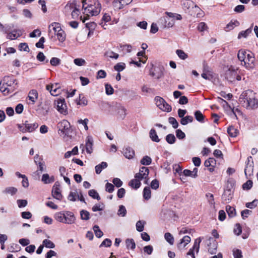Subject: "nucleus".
Segmentation results:
<instances>
[{"mask_svg":"<svg viewBox=\"0 0 258 258\" xmlns=\"http://www.w3.org/2000/svg\"><path fill=\"white\" fill-rule=\"evenodd\" d=\"M164 237L166 240L171 245H173L174 243V237L169 232H167L164 235Z\"/></svg>","mask_w":258,"mask_h":258,"instance_id":"603ef678","label":"nucleus"},{"mask_svg":"<svg viewBox=\"0 0 258 258\" xmlns=\"http://www.w3.org/2000/svg\"><path fill=\"white\" fill-rule=\"evenodd\" d=\"M93 140L92 138L88 136L86 140L85 147L86 152L89 154H91L93 152Z\"/></svg>","mask_w":258,"mask_h":258,"instance_id":"4be33fe9","label":"nucleus"},{"mask_svg":"<svg viewBox=\"0 0 258 258\" xmlns=\"http://www.w3.org/2000/svg\"><path fill=\"white\" fill-rule=\"evenodd\" d=\"M37 123H30L26 125V127L28 132H32L38 127Z\"/></svg>","mask_w":258,"mask_h":258,"instance_id":"052dcab7","label":"nucleus"},{"mask_svg":"<svg viewBox=\"0 0 258 258\" xmlns=\"http://www.w3.org/2000/svg\"><path fill=\"white\" fill-rule=\"evenodd\" d=\"M194 115L195 116V118L197 121L200 122H204V119L205 116L202 114L201 111L200 110H197L195 112Z\"/></svg>","mask_w":258,"mask_h":258,"instance_id":"f704fd0d","label":"nucleus"},{"mask_svg":"<svg viewBox=\"0 0 258 258\" xmlns=\"http://www.w3.org/2000/svg\"><path fill=\"white\" fill-rule=\"evenodd\" d=\"M64 223L72 224L75 223L76 218L73 213L70 211H66Z\"/></svg>","mask_w":258,"mask_h":258,"instance_id":"aec40b11","label":"nucleus"},{"mask_svg":"<svg viewBox=\"0 0 258 258\" xmlns=\"http://www.w3.org/2000/svg\"><path fill=\"white\" fill-rule=\"evenodd\" d=\"M93 230L94 231L95 234L96 236L98 238H100L103 235V232L100 229L98 225H95L93 228Z\"/></svg>","mask_w":258,"mask_h":258,"instance_id":"864d4df0","label":"nucleus"},{"mask_svg":"<svg viewBox=\"0 0 258 258\" xmlns=\"http://www.w3.org/2000/svg\"><path fill=\"white\" fill-rule=\"evenodd\" d=\"M65 214L66 211L57 212L55 214V219L57 221L64 223Z\"/></svg>","mask_w":258,"mask_h":258,"instance_id":"72a5a7b5","label":"nucleus"},{"mask_svg":"<svg viewBox=\"0 0 258 258\" xmlns=\"http://www.w3.org/2000/svg\"><path fill=\"white\" fill-rule=\"evenodd\" d=\"M166 141L170 144H174L176 141L175 137L173 134H168L165 138Z\"/></svg>","mask_w":258,"mask_h":258,"instance_id":"a18cd8bd","label":"nucleus"},{"mask_svg":"<svg viewBox=\"0 0 258 258\" xmlns=\"http://www.w3.org/2000/svg\"><path fill=\"white\" fill-rule=\"evenodd\" d=\"M70 126V123L66 120H63L59 122L57 125L58 133L67 135L68 134V130Z\"/></svg>","mask_w":258,"mask_h":258,"instance_id":"9d476101","label":"nucleus"},{"mask_svg":"<svg viewBox=\"0 0 258 258\" xmlns=\"http://www.w3.org/2000/svg\"><path fill=\"white\" fill-rule=\"evenodd\" d=\"M9 30L7 28H5L3 30V32L7 34V38L10 40H15L18 37H20L22 35L20 30L15 29L12 30L11 32H9Z\"/></svg>","mask_w":258,"mask_h":258,"instance_id":"6e6552de","label":"nucleus"},{"mask_svg":"<svg viewBox=\"0 0 258 258\" xmlns=\"http://www.w3.org/2000/svg\"><path fill=\"white\" fill-rule=\"evenodd\" d=\"M83 13L87 16H97L101 11V6L98 0H82Z\"/></svg>","mask_w":258,"mask_h":258,"instance_id":"f03ea898","label":"nucleus"},{"mask_svg":"<svg viewBox=\"0 0 258 258\" xmlns=\"http://www.w3.org/2000/svg\"><path fill=\"white\" fill-rule=\"evenodd\" d=\"M151 158L148 156H145L143 157V158L141 159L140 161L141 164L143 165H149L151 163Z\"/></svg>","mask_w":258,"mask_h":258,"instance_id":"3c124183","label":"nucleus"},{"mask_svg":"<svg viewBox=\"0 0 258 258\" xmlns=\"http://www.w3.org/2000/svg\"><path fill=\"white\" fill-rule=\"evenodd\" d=\"M2 81L8 87H13L14 88V90H15L16 86L17 85V82L16 79L11 77L6 76L4 77Z\"/></svg>","mask_w":258,"mask_h":258,"instance_id":"2eb2a0df","label":"nucleus"},{"mask_svg":"<svg viewBox=\"0 0 258 258\" xmlns=\"http://www.w3.org/2000/svg\"><path fill=\"white\" fill-rule=\"evenodd\" d=\"M206 197L207 198V199L209 204L211 206L214 207V205H215V201H214L213 195L211 193H207L206 195Z\"/></svg>","mask_w":258,"mask_h":258,"instance_id":"13d9d810","label":"nucleus"},{"mask_svg":"<svg viewBox=\"0 0 258 258\" xmlns=\"http://www.w3.org/2000/svg\"><path fill=\"white\" fill-rule=\"evenodd\" d=\"M19 49L21 51L23 50L26 52H29L30 50L28 45L26 43H21L19 44Z\"/></svg>","mask_w":258,"mask_h":258,"instance_id":"774afa93","label":"nucleus"},{"mask_svg":"<svg viewBox=\"0 0 258 258\" xmlns=\"http://www.w3.org/2000/svg\"><path fill=\"white\" fill-rule=\"evenodd\" d=\"M194 118L192 116L187 115L181 119L180 123L183 125H185L189 122H192Z\"/></svg>","mask_w":258,"mask_h":258,"instance_id":"e433bc0d","label":"nucleus"},{"mask_svg":"<svg viewBox=\"0 0 258 258\" xmlns=\"http://www.w3.org/2000/svg\"><path fill=\"white\" fill-rule=\"evenodd\" d=\"M149 136L152 141L158 143L160 142V139L158 138L156 130L154 128H152L149 133Z\"/></svg>","mask_w":258,"mask_h":258,"instance_id":"c85d7f7f","label":"nucleus"},{"mask_svg":"<svg viewBox=\"0 0 258 258\" xmlns=\"http://www.w3.org/2000/svg\"><path fill=\"white\" fill-rule=\"evenodd\" d=\"M226 211L229 217L231 218L234 217L236 215V210L234 207L228 205L226 207Z\"/></svg>","mask_w":258,"mask_h":258,"instance_id":"c9c22d12","label":"nucleus"},{"mask_svg":"<svg viewBox=\"0 0 258 258\" xmlns=\"http://www.w3.org/2000/svg\"><path fill=\"white\" fill-rule=\"evenodd\" d=\"M235 182L233 180H228L222 196V199L226 203H229L233 198Z\"/></svg>","mask_w":258,"mask_h":258,"instance_id":"20e7f679","label":"nucleus"},{"mask_svg":"<svg viewBox=\"0 0 258 258\" xmlns=\"http://www.w3.org/2000/svg\"><path fill=\"white\" fill-rule=\"evenodd\" d=\"M146 224L145 221L139 220L136 224V229L139 232H142L144 229V226Z\"/></svg>","mask_w":258,"mask_h":258,"instance_id":"4c0bfd02","label":"nucleus"},{"mask_svg":"<svg viewBox=\"0 0 258 258\" xmlns=\"http://www.w3.org/2000/svg\"><path fill=\"white\" fill-rule=\"evenodd\" d=\"M252 26L253 25L246 30L242 31L239 32L238 35V38L240 39L242 37L246 38L250 33H251L252 31Z\"/></svg>","mask_w":258,"mask_h":258,"instance_id":"bb28decb","label":"nucleus"},{"mask_svg":"<svg viewBox=\"0 0 258 258\" xmlns=\"http://www.w3.org/2000/svg\"><path fill=\"white\" fill-rule=\"evenodd\" d=\"M250 159H251V156L248 157L247 163L244 169V173L246 178L248 177V175L249 176L252 173L253 170V162H250Z\"/></svg>","mask_w":258,"mask_h":258,"instance_id":"412c9836","label":"nucleus"},{"mask_svg":"<svg viewBox=\"0 0 258 258\" xmlns=\"http://www.w3.org/2000/svg\"><path fill=\"white\" fill-rule=\"evenodd\" d=\"M43 246L49 248H53L55 247V244L51 241L48 239H44L42 242Z\"/></svg>","mask_w":258,"mask_h":258,"instance_id":"c03bdc74","label":"nucleus"},{"mask_svg":"<svg viewBox=\"0 0 258 258\" xmlns=\"http://www.w3.org/2000/svg\"><path fill=\"white\" fill-rule=\"evenodd\" d=\"M125 244L127 249H134L135 248L136 244L133 239H127Z\"/></svg>","mask_w":258,"mask_h":258,"instance_id":"58836bf2","label":"nucleus"},{"mask_svg":"<svg viewBox=\"0 0 258 258\" xmlns=\"http://www.w3.org/2000/svg\"><path fill=\"white\" fill-rule=\"evenodd\" d=\"M233 255L234 258H242V251L238 249H234L233 250Z\"/></svg>","mask_w":258,"mask_h":258,"instance_id":"338daca9","label":"nucleus"},{"mask_svg":"<svg viewBox=\"0 0 258 258\" xmlns=\"http://www.w3.org/2000/svg\"><path fill=\"white\" fill-rule=\"evenodd\" d=\"M61 27L60 24L58 23L54 22L49 26V35L53 37V34L56 35L59 32Z\"/></svg>","mask_w":258,"mask_h":258,"instance_id":"dca6fc26","label":"nucleus"},{"mask_svg":"<svg viewBox=\"0 0 258 258\" xmlns=\"http://www.w3.org/2000/svg\"><path fill=\"white\" fill-rule=\"evenodd\" d=\"M155 101L157 106L161 110L168 112L171 111V106L163 98L160 96H156L155 97Z\"/></svg>","mask_w":258,"mask_h":258,"instance_id":"39448f33","label":"nucleus"},{"mask_svg":"<svg viewBox=\"0 0 258 258\" xmlns=\"http://www.w3.org/2000/svg\"><path fill=\"white\" fill-rule=\"evenodd\" d=\"M59 186L60 184L59 182L56 181L53 186L51 191L53 197L58 200H61L62 198Z\"/></svg>","mask_w":258,"mask_h":258,"instance_id":"9b49d317","label":"nucleus"},{"mask_svg":"<svg viewBox=\"0 0 258 258\" xmlns=\"http://www.w3.org/2000/svg\"><path fill=\"white\" fill-rule=\"evenodd\" d=\"M105 92L107 95H112L114 92V89L112 87L108 84L105 85Z\"/></svg>","mask_w":258,"mask_h":258,"instance_id":"e2e57ef3","label":"nucleus"},{"mask_svg":"<svg viewBox=\"0 0 258 258\" xmlns=\"http://www.w3.org/2000/svg\"><path fill=\"white\" fill-rule=\"evenodd\" d=\"M141 180L138 178L132 179L128 183L129 186L135 189L139 188L141 186Z\"/></svg>","mask_w":258,"mask_h":258,"instance_id":"393cba45","label":"nucleus"},{"mask_svg":"<svg viewBox=\"0 0 258 258\" xmlns=\"http://www.w3.org/2000/svg\"><path fill=\"white\" fill-rule=\"evenodd\" d=\"M126 214V210L125 207L123 205L119 206V209L117 212V215L119 216L124 217Z\"/></svg>","mask_w":258,"mask_h":258,"instance_id":"4d7b16f0","label":"nucleus"},{"mask_svg":"<svg viewBox=\"0 0 258 258\" xmlns=\"http://www.w3.org/2000/svg\"><path fill=\"white\" fill-rule=\"evenodd\" d=\"M50 109V106L48 104L43 105L38 109L39 113L43 116H46Z\"/></svg>","mask_w":258,"mask_h":258,"instance_id":"c756f323","label":"nucleus"},{"mask_svg":"<svg viewBox=\"0 0 258 258\" xmlns=\"http://www.w3.org/2000/svg\"><path fill=\"white\" fill-rule=\"evenodd\" d=\"M168 121L171 124H172V127L174 128H177L178 127V125H179L177 121L176 120V119L174 117H170L168 118Z\"/></svg>","mask_w":258,"mask_h":258,"instance_id":"680f3d73","label":"nucleus"},{"mask_svg":"<svg viewBox=\"0 0 258 258\" xmlns=\"http://www.w3.org/2000/svg\"><path fill=\"white\" fill-rule=\"evenodd\" d=\"M65 9L67 11L73 10L71 15L73 19H76L79 16L80 12L77 7V1H74L72 3H68L65 6Z\"/></svg>","mask_w":258,"mask_h":258,"instance_id":"0eeeda50","label":"nucleus"},{"mask_svg":"<svg viewBox=\"0 0 258 258\" xmlns=\"http://www.w3.org/2000/svg\"><path fill=\"white\" fill-rule=\"evenodd\" d=\"M238 70V69L237 68L235 69L234 67L231 66L226 74V78L227 79L231 82H233L235 80Z\"/></svg>","mask_w":258,"mask_h":258,"instance_id":"ddd939ff","label":"nucleus"},{"mask_svg":"<svg viewBox=\"0 0 258 258\" xmlns=\"http://www.w3.org/2000/svg\"><path fill=\"white\" fill-rule=\"evenodd\" d=\"M237 57L241 64L247 69H252L254 67L255 58L253 53L243 49L238 51Z\"/></svg>","mask_w":258,"mask_h":258,"instance_id":"7ed1b4c3","label":"nucleus"},{"mask_svg":"<svg viewBox=\"0 0 258 258\" xmlns=\"http://www.w3.org/2000/svg\"><path fill=\"white\" fill-rule=\"evenodd\" d=\"M88 195L94 199L100 200L101 199L98 193L95 189H90L88 191Z\"/></svg>","mask_w":258,"mask_h":258,"instance_id":"79ce46f5","label":"nucleus"},{"mask_svg":"<svg viewBox=\"0 0 258 258\" xmlns=\"http://www.w3.org/2000/svg\"><path fill=\"white\" fill-rule=\"evenodd\" d=\"M46 90L49 91L52 96H57L60 93V86L58 83L47 85Z\"/></svg>","mask_w":258,"mask_h":258,"instance_id":"4468645a","label":"nucleus"},{"mask_svg":"<svg viewBox=\"0 0 258 258\" xmlns=\"http://www.w3.org/2000/svg\"><path fill=\"white\" fill-rule=\"evenodd\" d=\"M56 109L61 114L64 115L67 114V107L64 99H60L57 100Z\"/></svg>","mask_w":258,"mask_h":258,"instance_id":"f8f14e48","label":"nucleus"},{"mask_svg":"<svg viewBox=\"0 0 258 258\" xmlns=\"http://www.w3.org/2000/svg\"><path fill=\"white\" fill-rule=\"evenodd\" d=\"M216 164V160L214 158H209L205 161L204 165L206 167H214Z\"/></svg>","mask_w":258,"mask_h":258,"instance_id":"49530a36","label":"nucleus"},{"mask_svg":"<svg viewBox=\"0 0 258 258\" xmlns=\"http://www.w3.org/2000/svg\"><path fill=\"white\" fill-rule=\"evenodd\" d=\"M0 91L3 93H9L13 92L14 91V88L13 87H8L3 81H2L0 82Z\"/></svg>","mask_w":258,"mask_h":258,"instance_id":"a878e982","label":"nucleus"},{"mask_svg":"<svg viewBox=\"0 0 258 258\" xmlns=\"http://www.w3.org/2000/svg\"><path fill=\"white\" fill-rule=\"evenodd\" d=\"M239 22L237 20H234V21H231L226 25L225 30L226 31H229L232 30L235 27L239 26Z\"/></svg>","mask_w":258,"mask_h":258,"instance_id":"473e14b6","label":"nucleus"},{"mask_svg":"<svg viewBox=\"0 0 258 258\" xmlns=\"http://www.w3.org/2000/svg\"><path fill=\"white\" fill-rule=\"evenodd\" d=\"M30 100L32 102V104H34L38 98V93L36 90H32L30 91L28 95Z\"/></svg>","mask_w":258,"mask_h":258,"instance_id":"cd10ccee","label":"nucleus"},{"mask_svg":"<svg viewBox=\"0 0 258 258\" xmlns=\"http://www.w3.org/2000/svg\"><path fill=\"white\" fill-rule=\"evenodd\" d=\"M108 166V164L105 162H102L100 164L96 165L95 167V172L96 174H100L102 170L105 168H106Z\"/></svg>","mask_w":258,"mask_h":258,"instance_id":"2f4dec72","label":"nucleus"},{"mask_svg":"<svg viewBox=\"0 0 258 258\" xmlns=\"http://www.w3.org/2000/svg\"><path fill=\"white\" fill-rule=\"evenodd\" d=\"M201 241L202 239L201 237L197 238L195 241L192 247L189 249V251L187 253V255H190L192 258H195L194 251L195 250L197 253L199 252Z\"/></svg>","mask_w":258,"mask_h":258,"instance_id":"1a4fd4ad","label":"nucleus"},{"mask_svg":"<svg viewBox=\"0 0 258 258\" xmlns=\"http://www.w3.org/2000/svg\"><path fill=\"white\" fill-rule=\"evenodd\" d=\"M202 77L208 80H211L213 78L212 73L208 71H206V68H204V72L201 75Z\"/></svg>","mask_w":258,"mask_h":258,"instance_id":"ea45409f","label":"nucleus"},{"mask_svg":"<svg viewBox=\"0 0 258 258\" xmlns=\"http://www.w3.org/2000/svg\"><path fill=\"white\" fill-rule=\"evenodd\" d=\"M165 20V27L167 28H171L174 25L175 22L173 19H169V18H164Z\"/></svg>","mask_w":258,"mask_h":258,"instance_id":"5fc2aeb1","label":"nucleus"},{"mask_svg":"<svg viewBox=\"0 0 258 258\" xmlns=\"http://www.w3.org/2000/svg\"><path fill=\"white\" fill-rule=\"evenodd\" d=\"M149 174V170L148 168L143 166L140 169L139 173L135 174V178H138L140 180L145 179L144 183L148 184Z\"/></svg>","mask_w":258,"mask_h":258,"instance_id":"423d86ee","label":"nucleus"},{"mask_svg":"<svg viewBox=\"0 0 258 258\" xmlns=\"http://www.w3.org/2000/svg\"><path fill=\"white\" fill-rule=\"evenodd\" d=\"M239 101L246 108L255 109L258 107V100L256 99L254 92L250 90L242 92L239 97Z\"/></svg>","mask_w":258,"mask_h":258,"instance_id":"f257e3e1","label":"nucleus"},{"mask_svg":"<svg viewBox=\"0 0 258 258\" xmlns=\"http://www.w3.org/2000/svg\"><path fill=\"white\" fill-rule=\"evenodd\" d=\"M56 35L57 36L58 40L60 42H63L66 39L64 32L61 29L56 33Z\"/></svg>","mask_w":258,"mask_h":258,"instance_id":"6e6d98bb","label":"nucleus"},{"mask_svg":"<svg viewBox=\"0 0 258 258\" xmlns=\"http://www.w3.org/2000/svg\"><path fill=\"white\" fill-rule=\"evenodd\" d=\"M207 245L209 246L208 250L211 254L215 253L217 246V242L213 238L210 237L208 240Z\"/></svg>","mask_w":258,"mask_h":258,"instance_id":"6ab92c4d","label":"nucleus"},{"mask_svg":"<svg viewBox=\"0 0 258 258\" xmlns=\"http://www.w3.org/2000/svg\"><path fill=\"white\" fill-rule=\"evenodd\" d=\"M182 6L184 11L189 10L190 8L200 10L199 7L195 5L194 3L191 0H183L182 2Z\"/></svg>","mask_w":258,"mask_h":258,"instance_id":"f3484780","label":"nucleus"},{"mask_svg":"<svg viewBox=\"0 0 258 258\" xmlns=\"http://www.w3.org/2000/svg\"><path fill=\"white\" fill-rule=\"evenodd\" d=\"M176 53L178 56L181 59L184 60L187 58L188 55L185 53L182 50L177 49L176 50Z\"/></svg>","mask_w":258,"mask_h":258,"instance_id":"8fccbe9b","label":"nucleus"},{"mask_svg":"<svg viewBox=\"0 0 258 258\" xmlns=\"http://www.w3.org/2000/svg\"><path fill=\"white\" fill-rule=\"evenodd\" d=\"M143 197L146 200H148L151 198V190L149 187L146 186L144 188Z\"/></svg>","mask_w":258,"mask_h":258,"instance_id":"a19ab883","label":"nucleus"},{"mask_svg":"<svg viewBox=\"0 0 258 258\" xmlns=\"http://www.w3.org/2000/svg\"><path fill=\"white\" fill-rule=\"evenodd\" d=\"M190 241V237L188 236H184L178 244V248L181 249L185 247V246Z\"/></svg>","mask_w":258,"mask_h":258,"instance_id":"b1692460","label":"nucleus"},{"mask_svg":"<svg viewBox=\"0 0 258 258\" xmlns=\"http://www.w3.org/2000/svg\"><path fill=\"white\" fill-rule=\"evenodd\" d=\"M36 58L39 61H40L41 62L44 61L45 60V63H47L48 62V59L45 60L46 57L44 55V53L42 52H39L38 53V54L37 55Z\"/></svg>","mask_w":258,"mask_h":258,"instance_id":"0e129e2a","label":"nucleus"},{"mask_svg":"<svg viewBox=\"0 0 258 258\" xmlns=\"http://www.w3.org/2000/svg\"><path fill=\"white\" fill-rule=\"evenodd\" d=\"M258 200L256 199L254 200L251 202L247 203L245 206L249 209H253L257 206Z\"/></svg>","mask_w":258,"mask_h":258,"instance_id":"69168bd1","label":"nucleus"},{"mask_svg":"<svg viewBox=\"0 0 258 258\" xmlns=\"http://www.w3.org/2000/svg\"><path fill=\"white\" fill-rule=\"evenodd\" d=\"M125 64L124 62L117 63L114 66V69L119 73L121 71H122L125 69Z\"/></svg>","mask_w":258,"mask_h":258,"instance_id":"09e8293b","label":"nucleus"},{"mask_svg":"<svg viewBox=\"0 0 258 258\" xmlns=\"http://www.w3.org/2000/svg\"><path fill=\"white\" fill-rule=\"evenodd\" d=\"M17 192V189L14 187H8L5 188L3 192L7 194H10L12 196L14 195Z\"/></svg>","mask_w":258,"mask_h":258,"instance_id":"37998d69","label":"nucleus"},{"mask_svg":"<svg viewBox=\"0 0 258 258\" xmlns=\"http://www.w3.org/2000/svg\"><path fill=\"white\" fill-rule=\"evenodd\" d=\"M227 133L231 137L234 138L238 135L239 131L233 126H230L227 128Z\"/></svg>","mask_w":258,"mask_h":258,"instance_id":"7c9ffc66","label":"nucleus"},{"mask_svg":"<svg viewBox=\"0 0 258 258\" xmlns=\"http://www.w3.org/2000/svg\"><path fill=\"white\" fill-rule=\"evenodd\" d=\"M80 216L82 220H88L90 218V213L85 210H82L80 212Z\"/></svg>","mask_w":258,"mask_h":258,"instance_id":"de8ad7c7","label":"nucleus"},{"mask_svg":"<svg viewBox=\"0 0 258 258\" xmlns=\"http://www.w3.org/2000/svg\"><path fill=\"white\" fill-rule=\"evenodd\" d=\"M74 63L78 66H83L86 63L85 60L82 58H77L74 60Z\"/></svg>","mask_w":258,"mask_h":258,"instance_id":"bf43d9fd","label":"nucleus"},{"mask_svg":"<svg viewBox=\"0 0 258 258\" xmlns=\"http://www.w3.org/2000/svg\"><path fill=\"white\" fill-rule=\"evenodd\" d=\"M124 156L127 159H132L135 155L134 150L131 147H126L123 151Z\"/></svg>","mask_w":258,"mask_h":258,"instance_id":"5701e85b","label":"nucleus"},{"mask_svg":"<svg viewBox=\"0 0 258 258\" xmlns=\"http://www.w3.org/2000/svg\"><path fill=\"white\" fill-rule=\"evenodd\" d=\"M122 0H114L112 3V5L115 10H120L123 9L125 6L131 4V0H126L127 1L124 3Z\"/></svg>","mask_w":258,"mask_h":258,"instance_id":"a211bd4d","label":"nucleus"}]
</instances>
